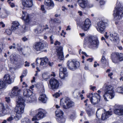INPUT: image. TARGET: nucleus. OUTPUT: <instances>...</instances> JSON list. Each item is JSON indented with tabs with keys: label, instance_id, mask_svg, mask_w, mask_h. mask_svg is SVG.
I'll return each mask as SVG.
<instances>
[{
	"label": "nucleus",
	"instance_id": "obj_1",
	"mask_svg": "<svg viewBox=\"0 0 123 123\" xmlns=\"http://www.w3.org/2000/svg\"><path fill=\"white\" fill-rule=\"evenodd\" d=\"M105 92L103 96V98L105 101H108L109 99H112L114 96L113 87L108 83H106L103 87Z\"/></svg>",
	"mask_w": 123,
	"mask_h": 123
},
{
	"label": "nucleus",
	"instance_id": "obj_2",
	"mask_svg": "<svg viewBox=\"0 0 123 123\" xmlns=\"http://www.w3.org/2000/svg\"><path fill=\"white\" fill-rule=\"evenodd\" d=\"M116 5L113 12V15L115 19L118 21L121 19L123 16V7L119 2H117Z\"/></svg>",
	"mask_w": 123,
	"mask_h": 123
},
{
	"label": "nucleus",
	"instance_id": "obj_3",
	"mask_svg": "<svg viewBox=\"0 0 123 123\" xmlns=\"http://www.w3.org/2000/svg\"><path fill=\"white\" fill-rule=\"evenodd\" d=\"M23 94L26 98V102L27 103H31L36 99L34 94L29 89H25L23 91Z\"/></svg>",
	"mask_w": 123,
	"mask_h": 123
},
{
	"label": "nucleus",
	"instance_id": "obj_4",
	"mask_svg": "<svg viewBox=\"0 0 123 123\" xmlns=\"http://www.w3.org/2000/svg\"><path fill=\"white\" fill-rule=\"evenodd\" d=\"M74 103L68 98H62L60 101V105L64 109H68L74 106Z\"/></svg>",
	"mask_w": 123,
	"mask_h": 123
},
{
	"label": "nucleus",
	"instance_id": "obj_5",
	"mask_svg": "<svg viewBox=\"0 0 123 123\" xmlns=\"http://www.w3.org/2000/svg\"><path fill=\"white\" fill-rule=\"evenodd\" d=\"M37 113L36 115L33 116L32 118V121L43 118L45 116L47 113V112L45 110L41 108L37 110Z\"/></svg>",
	"mask_w": 123,
	"mask_h": 123
},
{
	"label": "nucleus",
	"instance_id": "obj_6",
	"mask_svg": "<svg viewBox=\"0 0 123 123\" xmlns=\"http://www.w3.org/2000/svg\"><path fill=\"white\" fill-rule=\"evenodd\" d=\"M108 21H101L98 22L96 28L97 31L99 32L102 33L105 31L106 27L108 25Z\"/></svg>",
	"mask_w": 123,
	"mask_h": 123
},
{
	"label": "nucleus",
	"instance_id": "obj_7",
	"mask_svg": "<svg viewBox=\"0 0 123 123\" xmlns=\"http://www.w3.org/2000/svg\"><path fill=\"white\" fill-rule=\"evenodd\" d=\"M89 40L90 44L89 47L95 49L98 47L99 42L97 38L93 36H91L89 37Z\"/></svg>",
	"mask_w": 123,
	"mask_h": 123
},
{
	"label": "nucleus",
	"instance_id": "obj_8",
	"mask_svg": "<svg viewBox=\"0 0 123 123\" xmlns=\"http://www.w3.org/2000/svg\"><path fill=\"white\" fill-rule=\"evenodd\" d=\"M67 66L70 70H74L78 68L80 66L79 62L77 61L69 60L67 63Z\"/></svg>",
	"mask_w": 123,
	"mask_h": 123
},
{
	"label": "nucleus",
	"instance_id": "obj_9",
	"mask_svg": "<svg viewBox=\"0 0 123 123\" xmlns=\"http://www.w3.org/2000/svg\"><path fill=\"white\" fill-rule=\"evenodd\" d=\"M59 85V83L58 81L54 78H52L49 80V86L50 89L54 90L57 89L58 88Z\"/></svg>",
	"mask_w": 123,
	"mask_h": 123
},
{
	"label": "nucleus",
	"instance_id": "obj_10",
	"mask_svg": "<svg viewBox=\"0 0 123 123\" xmlns=\"http://www.w3.org/2000/svg\"><path fill=\"white\" fill-rule=\"evenodd\" d=\"M55 115L57 117L56 121L60 123H64L65 121V119L63 117V112L62 110L57 109L55 111Z\"/></svg>",
	"mask_w": 123,
	"mask_h": 123
},
{
	"label": "nucleus",
	"instance_id": "obj_11",
	"mask_svg": "<svg viewBox=\"0 0 123 123\" xmlns=\"http://www.w3.org/2000/svg\"><path fill=\"white\" fill-rule=\"evenodd\" d=\"M25 106L17 105L15 108V110L16 113V117L19 119L21 117V115L24 112Z\"/></svg>",
	"mask_w": 123,
	"mask_h": 123
},
{
	"label": "nucleus",
	"instance_id": "obj_12",
	"mask_svg": "<svg viewBox=\"0 0 123 123\" xmlns=\"http://www.w3.org/2000/svg\"><path fill=\"white\" fill-rule=\"evenodd\" d=\"M101 99V97L99 94L95 93L92 95L90 100L92 104H96L99 103Z\"/></svg>",
	"mask_w": 123,
	"mask_h": 123
},
{
	"label": "nucleus",
	"instance_id": "obj_13",
	"mask_svg": "<svg viewBox=\"0 0 123 123\" xmlns=\"http://www.w3.org/2000/svg\"><path fill=\"white\" fill-rule=\"evenodd\" d=\"M91 25V23L90 20L87 18L85 20L84 22L81 24L80 25L83 30L86 31L89 30Z\"/></svg>",
	"mask_w": 123,
	"mask_h": 123
},
{
	"label": "nucleus",
	"instance_id": "obj_14",
	"mask_svg": "<svg viewBox=\"0 0 123 123\" xmlns=\"http://www.w3.org/2000/svg\"><path fill=\"white\" fill-rule=\"evenodd\" d=\"M115 109L114 110V113L119 116L123 115V107L122 105H116L114 107Z\"/></svg>",
	"mask_w": 123,
	"mask_h": 123
},
{
	"label": "nucleus",
	"instance_id": "obj_15",
	"mask_svg": "<svg viewBox=\"0 0 123 123\" xmlns=\"http://www.w3.org/2000/svg\"><path fill=\"white\" fill-rule=\"evenodd\" d=\"M44 47V44L41 42H36L33 45L35 50L37 51H42Z\"/></svg>",
	"mask_w": 123,
	"mask_h": 123
},
{
	"label": "nucleus",
	"instance_id": "obj_16",
	"mask_svg": "<svg viewBox=\"0 0 123 123\" xmlns=\"http://www.w3.org/2000/svg\"><path fill=\"white\" fill-rule=\"evenodd\" d=\"M21 90L19 89L17 86H14L12 89L11 92L10 93V95L12 98L19 95Z\"/></svg>",
	"mask_w": 123,
	"mask_h": 123
},
{
	"label": "nucleus",
	"instance_id": "obj_17",
	"mask_svg": "<svg viewBox=\"0 0 123 123\" xmlns=\"http://www.w3.org/2000/svg\"><path fill=\"white\" fill-rule=\"evenodd\" d=\"M67 71L66 68L61 67L60 69L59 75L62 79H64L65 77L67 76Z\"/></svg>",
	"mask_w": 123,
	"mask_h": 123
},
{
	"label": "nucleus",
	"instance_id": "obj_18",
	"mask_svg": "<svg viewBox=\"0 0 123 123\" xmlns=\"http://www.w3.org/2000/svg\"><path fill=\"white\" fill-rule=\"evenodd\" d=\"M44 88L42 86L41 90L40 91V92L41 93L39 99L43 103H45L47 100V98L46 97L44 93Z\"/></svg>",
	"mask_w": 123,
	"mask_h": 123
},
{
	"label": "nucleus",
	"instance_id": "obj_19",
	"mask_svg": "<svg viewBox=\"0 0 123 123\" xmlns=\"http://www.w3.org/2000/svg\"><path fill=\"white\" fill-rule=\"evenodd\" d=\"M3 81L6 84H10L13 82L12 78L8 74H5L3 77Z\"/></svg>",
	"mask_w": 123,
	"mask_h": 123
},
{
	"label": "nucleus",
	"instance_id": "obj_20",
	"mask_svg": "<svg viewBox=\"0 0 123 123\" xmlns=\"http://www.w3.org/2000/svg\"><path fill=\"white\" fill-rule=\"evenodd\" d=\"M22 19L25 22L29 23L30 21L29 14L25 12L22 11Z\"/></svg>",
	"mask_w": 123,
	"mask_h": 123
},
{
	"label": "nucleus",
	"instance_id": "obj_21",
	"mask_svg": "<svg viewBox=\"0 0 123 123\" xmlns=\"http://www.w3.org/2000/svg\"><path fill=\"white\" fill-rule=\"evenodd\" d=\"M62 50V47H60L57 49V56L58 59L60 60H62L64 59Z\"/></svg>",
	"mask_w": 123,
	"mask_h": 123
},
{
	"label": "nucleus",
	"instance_id": "obj_22",
	"mask_svg": "<svg viewBox=\"0 0 123 123\" xmlns=\"http://www.w3.org/2000/svg\"><path fill=\"white\" fill-rule=\"evenodd\" d=\"M77 3L79 6L81 8H86L88 5V1L86 0H77Z\"/></svg>",
	"mask_w": 123,
	"mask_h": 123
},
{
	"label": "nucleus",
	"instance_id": "obj_23",
	"mask_svg": "<svg viewBox=\"0 0 123 123\" xmlns=\"http://www.w3.org/2000/svg\"><path fill=\"white\" fill-rule=\"evenodd\" d=\"M17 104L18 105L22 106L23 105L25 106V102H26V98L22 96H19L18 98L16 100Z\"/></svg>",
	"mask_w": 123,
	"mask_h": 123
},
{
	"label": "nucleus",
	"instance_id": "obj_24",
	"mask_svg": "<svg viewBox=\"0 0 123 123\" xmlns=\"http://www.w3.org/2000/svg\"><path fill=\"white\" fill-rule=\"evenodd\" d=\"M22 3L25 7H31L33 5L32 0H23Z\"/></svg>",
	"mask_w": 123,
	"mask_h": 123
},
{
	"label": "nucleus",
	"instance_id": "obj_25",
	"mask_svg": "<svg viewBox=\"0 0 123 123\" xmlns=\"http://www.w3.org/2000/svg\"><path fill=\"white\" fill-rule=\"evenodd\" d=\"M12 25L11 26L12 31H16L19 28L20 24L17 21H14L12 23Z\"/></svg>",
	"mask_w": 123,
	"mask_h": 123
},
{
	"label": "nucleus",
	"instance_id": "obj_26",
	"mask_svg": "<svg viewBox=\"0 0 123 123\" xmlns=\"http://www.w3.org/2000/svg\"><path fill=\"white\" fill-rule=\"evenodd\" d=\"M112 114V112L111 111H108L102 114L101 116V119L103 120H105L111 116Z\"/></svg>",
	"mask_w": 123,
	"mask_h": 123
},
{
	"label": "nucleus",
	"instance_id": "obj_27",
	"mask_svg": "<svg viewBox=\"0 0 123 123\" xmlns=\"http://www.w3.org/2000/svg\"><path fill=\"white\" fill-rule=\"evenodd\" d=\"M8 113L7 112L2 103H0V116L4 115Z\"/></svg>",
	"mask_w": 123,
	"mask_h": 123
},
{
	"label": "nucleus",
	"instance_id": "obj_28",
	"mask_svg": "<svg viewBox=\"0 0 123 123\" xmlns=\"http://www.w3.org/2000/svg\"><path fill=\"white\" fill-rule=\"evenodd\" d=\"M110 40L112 41H116L118 39V35L117 33L110 34L109 36Z\"/></svg>",
	"mask_w": 123,
	"mask_h": 123
},
{
	"label": "nucleus",
	"instance_id": "obj_29",
	"mask_svg": "<svg viewBox=\"0 0 123 123\" xmlns=\"http://www.w3.org/2000/svg\"><path fill=\"white\" fill-rule=\"evenodd\" d=\"M111 59L113 62L115 63H118L119 62L118 59L117 57L116 54L112 53V54Z\"/></svg>",
	"mask_w": 123,
	"mask_h": 123
},
{
	"label": "nucleus",
	"instance_id": "obj_30",
	"mask_svg": "<svg viewBox=\"0 0 123 123\" xmlns=\"http://www.w3.org/2000/svg\"><path fill=\"white\" fill-rule=\"evenodd\" d=\"M40 59H41V60L40 63V66L45 67L48 61V58L46 57H45L42 58H40Z\"/></svg>",
	"mask_w": 123,
	"mask_h": 123
},
{
	"label": "nucleus",
	"instance_id": "obj_31",
	"mask_svg": "<svg viewBox=\"0 0 123 123\" xmlns=\"http://www.w3.org/2000/svg\"><path fill=\"white\" fill-rule=\"evenodd\" d=\"M44 3L46 5L52 8L54 6V4L51 0H45Z\"/></svg>",
	"mask_w": 123,
	"mask_h": 123
},
{
	"label": "nucleus",
	"instance_id": "obj_32",
	"mask_svg": "<svg viewBox=\"0 0 123 123\" xmlns=\"http://www.w3.org/2000/svg\"><path fill=\"white\" fill-rule=\"evenodd\" d=\"M10 57V60L12 63H16L17 62H18V58L14 55H11Z\"/></svg>",
	"mask_w": 123,
	"mask_h": 123
},
{
	"label": "nucleus",
	"instance_id": "obj_33",
	"mask_svg": "<svg viewBox=\"0 0 123 123\" xmlns=\"http://www.w3.org/2000/svg\"><path fill=\"white\" fill-rule=\"evenodd\" d=\"M43 28V25L39 26L35 30V32L38 33H41L44 31Z\"/></svg>",
	"mask_w": 123,
	"mask_h": 123
},
{
	"label": "nucleus",
	"instance_id": "obj_34",
	"mask_svg": "<svg viewBox=\"0 0 123 123\" xmlns=\"http://www.w3.org/2000/svg\"><path fill=\"white\" fill-rule=\"evenodd\" d=\"M6 84L4 81L1 80H0V89H3L6 87Z\"/></svg>",
	"mask_w": 123,
	"mask_h": 123
},
{
	"label": "nucleus",
	"instance_id": "obj_35",
	"mask_svg": "<svg viewBox=\"0 0 123 123\" xmlns=\"http://www.w3.org/2000/svg\"><path fill=\"white\" fill-rule=\"evenodd\" d=\"M116 54L119 62L123 61V54L119 53H117Z\"/></svg>",
	"mask_w": 123,
	"mask_h": 123
},
{
	"label": "nucleus",
	"instance_id": "obj_36",
	"mask_svg": "<svg viewBox=\"0 0 123 123\" xmlns=\"http://www.w3.org/2000/svg\"><path fill=\"white\" fill-rule=\"evenodd\" d=\"M21 123H31V121L29 118H25L22 120Z\"/></svg>",
	"mask_w": 123,
	"mask_h": 123
},
{
	"label": "nucleus",
	"instance_id": "obj_37",
	"mask_svg": "<svg viewBox=\"0 0 123 123\" xmlns=\"http://www.w3.org/2000/svg\"><path fill=\"white\" fill-rule=\"evenodd\" d=\"M22 28L23 29V31L24 32L27 31L29 29V28L28 27V25L26 24L22 26Z\"/></svg>",
	"mask_w": 123,
	"mask_h": 123
},
{
	"label": "nucleus",
	"instance_id": "obj_38",
	"mask_svg": "<svg viewBox=\"0 0 123 123\" xmlns=\"http://www.w3.org/2000/svg\"><path fill=\"white\" fill-rule=\"evenodd\" d=\"M101 61L102 64L105 65L107 63V60L106 59L105 57L103 56L101 59Z\"/></svg>",
	"mask_w": 123,
	"mask_h": 123
},
{
	"label": "nucleus",
	"instance_id": "obj_39",
	"mask_svg": "<svg viewBox=\"0 0 123 123\" xmlns=\"http://www.w3.org/2000/svg\"><path fill=\"white\" fill-rule=\"evenodd\" d=\"M37 110H34L33 109L31 110L29 112V114L31 116H33L37 112Z\"/></svg>",
	"mask_w": 123,
	"mask_h": 123
},
{
	"label": "nucleus",
	"instance_id": "obj_40",
	"mask_svg": "<svg viewBox=\"0 0 123 123\" xmlns=\"http://www.w3.org/2000/svg\"><path fill=\"white\" fill-rule=\"evenodd\" d=\"M12 31L11 29H7L5 30V34H6L8 35H10L12 34Z\"/></svg>",
	"mask_w": 123,
	"mask_h": 123
},
{
	"label": "nucleus",
	"instance_id": "obj_41",
	"mask_svg": "<svg viewBox=\"0 0 123 123\" xmlns=\"http://www.w3.org/2000/svg\"><path fill=\"white\" fill-rule=\"evenodd\" d=\"M116 91L118 92L123 93V86L118 87L116 89Z\"/></svg>",
	"mask_w": 123,
	"mask_h": 123
},
{
	"label": "nucleus",
	"instance_id": "obj_42",
	"mask_svg": "<svg viewBox=\"0 0 123 123\" xmlns=\"http://www.w3.org/2000/svg\"><path fill=\"white\" fill-rule=\"evenodd\" d=\"M7 16V15L6 14H5L3 12H0V17L2 18H6Z\"/></svg>",
	"mask_w": 123,
	"mask_h": 123
},
{
	"label": "nucleus",
	"instance_id": "obj_43",
	"mask_svg": "<svg viewBox=\"0 0 123 123\" xmlns=\"http://www.w3.org/2000/svg\"><path fill=\"white\" fill-rule=\"evenodd\" d=\"M16 46L17 47L16 48L19 51H21L22 48L21 47V44L20 43H17Z\"/></svg>",
	"mask_w": 123,
	"mask_h": 123
},
{
	"label": "nucleus",
	"instance_id": "obj_44",
	"mask_svg": "<svg viewBox=\"0 0 123 123\" xmlns=\"http://www.w3.org/2000/svg\"><path fill=\"white\" fill-rule=\"evenodd\" d=\"M27 73V70H25L23 72V73L22 75L20 76V78H23L24 77H25Z\"/></svg>",
	"mask_w": 123,
	"mask_h": 123
},
{
	"label": "nucleus",
	"instance_id": "obj_45",
	"mask_svg": "<svg viewBox=\"0 0 123 123\" xmlns=\"http://www.w3.org/2000/svg\"><path fill=\"white\" fill-rule=\"evenodd\" d=\"M96 1L99 2L100 6L104 5L105 4V2L104 0H96Z\"/></svg>",
	"mask_w": 123,
	"mask_h": 123
},
{
	"label": "nucleus",
	"instance_id": "obj_46",
	"mask_svg": "<svg viewBox=\"0 0 123 123\" xmlns=\"http://www.w3.org/2000/svg\"><path fill=\"white\" fill-rule=\"evenodd\" d=\"M13 117L11 116L7 119V121L9 122H11L13 120Z\"/></svg>",
	"mask_w": 123,
	"mask_h": 123
},
{
	"label": "nucleus",
	"instance_id": "obj_47",
	"mask_svg": "<svg viewBox=\"0 0 123 123\" xmlns=\"http://www.w3.org/2000/svg\"><path fill=\"white\" fill-rule=\"evenodd\" d=\"M12 45H12L9 47V48L10 49H11L12 48L15 49L16 48V47L15 45V43H13Z\"/></svg>",
	"mask_w": 123,
	"mask_h": 123
},
{
	"label": "nucleus",
	"instance_id": "obj_48",
	"mask_svg": "<svg viewBox=\"0 0 123 123\" xmlns=\"http://www.w3.org/2000/svg\"><path fill=\"white\" fill-rule=\"evenodd\" d=\"M43 29L44 31H46V30H47L49 29L48 25H46L45 26L43 25Z\"/></svg>",
	"mask_w": 123,
	"mask_h": 123
},
{
	"label": "nucleus",
	"instance_id": "obj_49",
	"mask_svg": "<svg viewBox=\"0 0 123 123\" xmlns=\"http://www.w3.org/2000/svg\"><path fill=\"white\" fill-rule=\"evenodd\" d=\"M8 4L10 5L11 7L12 8L14 7L15 6V4L13 3L9 2Z\"/></svg>",
	"mask_w": 123,
	"mask_h": 123
},
{
	"label": "nucleus",
	"instance_id": "obj_50",
	"mask_svg": "<svg viewBox=\"0 0 123 123\" xmlns=\"http://www.w3.org/2000/svg\"><path fill=\"white\" fill-rule=\"evenodd\" d=\"M41 10H42L43 12L44 13H45L46 11L45 10V8H44V6L43 5H41Z\"/></svg>",
	"mask_w": 123,
	"mask_h": 123
},
{
	"label": "nucleus",
	"instance_id": "obj_51",
	"mask_svg": "<svg viewBox=\"0 0 123 123\" xmlns=\"http://www.w3.org/2000/svg\"><path fill=\"white\" fill-rule=\"evenodd\" d=\"M60 96V94L58 92H56L53 95V96L55 97V98H57Z\"/></svg>",
	"mask_w": 123,
	"mask_h": 123
},
{
	"label": "nucleus",
	"instance_id": "obj_52",
	"mask_svg": "<svg viewBox=\"0 0 123 123\" xmlns=\"http://www.w3.org/2000/svg\"><path fill=\"white\" fill-rule=\"evenodd\" d=\"M42 77L43 78L45 79V80H47L48 78H45V77H47V75H46V74H43L42 76Z\"/></svg>",
	"mask_w": 123,
	"mask_h": 123
},
{
	"label": "nucleus",
	"instance_id": "obj_53",
	"mask_svg": "<svg viewBox=\"0 0 123 123\" xmlns=\"http://www.w3.org/2000/svg\"><path fill=\"white\" fill-rule=\"evenodd\" d=\"M60 43L58 41L56 40L54 43V44L55 45H60Z\"/></svg>",
	"mask_w": 123,
	"mask_h": 123
},
{
	"label": "nucleus",
	"instance_id": "obj_54",
	"mask_svg": "<svg viewBox=\"0 0 123 123\" xmlns=\"http://www.w3.org/2000/svg\"><path fill=\"white\" fill-rule=\"evenodd\" d=\"M28 86L27 84L25 83V82H23V85L22 87L24 88V87H27Z\"/></svg>",
	"mask_w": 123,
	"mask_h": 123
},
{
	"label": "nucleus",
	"instance_id": "obj_55",
	"mask_svg": "<svg viewBox=\"0 0 123 123\" xmlns=\"http://www.w3.org/2000/svg\"><path fill=\"white\" fill-rule=\"evenodd\" d=\"M75 114H71L70 116V118L71 119H74L75 118Z\"/></svg>",
	"mask_w": 123,
	"mask_h": 123
},
{
	"label": "nucleus",
	"instance_id": "obj_56",
	"mask_svg": "<svg viewBox=\"0 0 123 123\" xmlns=\"http://www.w3.org/2000/svg\"><path fill=\"white\" fill-rule=\"evenodd\" d=\"M6 101L8 103H9L10 101V98L9 97H5Z\"/></svg>",
	"mask_w": 123,
	"mask_h": 123
},
{
	"label": "nucleus",
	"instance_id": "obj_57",
	"mask_svg": "<svg viewBox=\"0 0 123 123\" xmlns=\"http://www.w3.org/2000/svg\"><path fill=\"white\" fill-rule=\"evenodd\" d=\"M22 40L24 42H25L28 40L27 38L25 37L22 38Z\"/></svg>",
	"mask_w": 123,
	"mask_h": 123
},
{
	"label": "nucleus",
	"instance_id": "obj_58",
	"mask_svg": "<svg viewBox=\"0 0 123 123\" xmlns=\"http://www.w3.org/2000/svg\"><path fill=\"white\" fill-rule=\"evenodd\" d=\"M48 64L50 66H52L53 64V63L52 62H48Z\"/></svg>",
	"mask_w": 123,
	"mask_h": 123
},
{
	"label": "nucleus",
	"instance_id": "obj_59",
	"mask_svg": "<svg viewBox=\"0 0 123 123\" xmlns=\"http://www.w3.org/2000/svg\"><path fill=\"white\" fill-rule=\"evenodd\" d=\"M25 67H29V66L30 63L27 61L25 62Z\"/></svg>",
	"mask_w": 123,
	"mask_h": 123
},
{
	"label": "nucleus",
	"instance_id": "obj_60",
	"mask_svg": "<svg viewBox=\"0 0 123 123\" xmlns=\"http://www.w3.org/2000/svg\"><path fill=\"white\" fill-rule=\"evenodd\" d=\"M96 88V87L95 86H90V89L92 90L93 91H94Z\"/></svg>",
	"mask_w": 123,
	"mask_h": 123
},
{
	"label": "nucleus",
	"instance_id": "obj_61",
	"mask_svg": "<svg viewBox=\"0 0 123 123\" xmlns=\"http://www.w3.org/2000/svg\"><path fill=\"white\" fill-rule=\"evenodd\" d=\"M3 49V45L2 44H0V53L2 52Z\"/></svg>",
	"mask_w": 123,
	"mask_h": 123
},
{
	"label": "nucleus",
	"instance_id": "obj_62",
	"mask_svg": "<svg viewBox=\"0 0 123 123\" xmlns=\"http://www.w3.org/2000/svg\"><path fill=\"white\" fill-rule=\"evenodd\" d=\"M2 25V27L3 28L5 26V25L2 22H0V25Z\"/></svg>",
	"mask_w": 123,
	"mask_h": 123
},
{
	"label": "nucleus",
	"instance_id": "obj_63",
	"mask_svg": "<svg viewBox=\"0 0 123 123\" xmlns=\"http://www.w3.org/2000/svg\"><path fill=\"white\" fill-rule=\"evenodd\" d=\"M87 113L89 117H90L92 115L91 114L90 111H87Z\"/></svg>",
	"mask_w": 123,
	"mask_h": 123
},
{
	"label": "nucleus",
	"instance_id": "obj_64",
	"mask_svg": "<svg viewBox=\"0 0 123 123\" xmlns=\"http://www.w3.org/2000/svg\"><path fill=\"white\" fill-rule=\"evenodd\" d=\"M113 74L112 73H111V72L110 73H109L108 74V76L110 77V78L111 79H112V77H111V76H112Z\"/></svg>",
	"mask_w": 123,
	"mask_h": 123
}]
</instances>
